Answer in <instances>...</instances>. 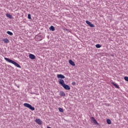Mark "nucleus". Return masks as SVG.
Returning a JSON list of instances; mask_svg holds the SVG:
<instances>
[{"label":"nucleus","instance_id":"nucleus-1","mask_svg":"<svg viewBox=\"0 0 128 128\" xmlns=\"http://www.w3.org/2000/svg\"><path fill=\"white\" fill-rule=\"evenodd\" d=\"M58 82H59L60 84H61V86H63L64 88V90H70V87L68 85L64 83V80L60 79Z\"/></svg>","mask_w":128,"mask_h":128},{"label":"nucleus","instance_id":"nucleus-2","mask_svg":"<svg viewBox=\"0 0 128 128\" xmlns=\"http://www.w3.org/2000/svg\"><path fill=\"white\" fill-rule=\"evenodd\" d=\"M4 58L5 60H6V62H10V64H14V66H16L17 68H22V66H20V65L16 62L8 58H6V57H4Z\"/></svg>","mask_w":128,"mask_h":128},{"label":"nucleus","instance_id":"nucleus-3","mask_svg":"<svg viewBox=\"0 0 128 128\" xmlns=\"http://www.w3.org/2000/svg\"><path fill=\"white\" fill-rule=\"evenodd\" d=\"M24 106H26V108H28L31 110H34L35 108L34 107H32L30 104H28V103H24Z\"/></svg>","mask_w":128,"mask_h":128},{"label":"nucleus","instance_id":"nucleus-4","mask_svg":"<svg viewBox=\"0 0 128 128\" xmlns=\"http://www.w3.org/2000/svg\"><path fill=\"white\" fill-rule=\"evenodd\" d=\"M36 38L38 42H40V40H42L44 38L40 34H38L36 36Z\"/></svg>","mask_w":128,"mask_h":128},{"label":"nucleus","instance_id":"nucleus-5","mask_svg":"<svg viewBox=\"0 0 128 128\" xmlns=\"http://www.w3.org/2000/svg\"><path fill=\"white\" fill-rule=\"evenodd\" d=\"M91 120H92V122H94V124H98V122L96 121V118H94L91 117Z\"/></svg>","mask_w":128,"mask_h":128},{"label":"nucleus","instance_id":"nucleus-6","mask_svg":"<svg viewBox=\"0 0 128 128\" xmlns=\"http://www.w3.org/2000/svg\"><path fill=\"white\" fill-rule=\"evenodd\" d=\"M57 78H61V80H62V78H65L66 76L62 74H59L57 75Z\"/></svg>","mask_w":128,"mask_h":128},{"label":"nucleus","instance_id":"nucleus-7","mask_svg":"<svg viewBox=\"0 0 128 128\" xmlns=\"http://www.w3.org/2000/svg\"><path fill=\"white\" fill-rule=\"evenodd\" d=\"M29 58L30 60H35L36 59V56L33 54H30Z\"/></svg>","mask_w":128,"mask_h":128},{"label":"nucleus","instance_id":"nucleus-8","mask_svg":"<svg viewBox=\"0 0 128 128\" xmlns=\"http://www.w3.org/2000/svg\"><path fill=\"white\" fill-rule=\"evenodd\" d=\"M36 122L38 124H42V120L40 119H36Z\"/></svg>","mask_w":128,"mask_h":128},{"label":"nucleus","instance_id":"nucleus-9","mask_svg":"<svg viewBox=\"0 0 128 128\" xmlns=\"http://www.w3.org/2000/svg\"><path fill=\"white\" fill-rule=\"evenodd\" d=\"M69 64H71V66H76V64H74V61H72V60H69Z\"/></svg>","mask_w":128,"mask_h":128},{"label":"nucleus","instance_id":"nucleus-10","mask_svg":"<svg viewBox=\"0 0 128 128\" xmlns=\"http://www.w3.org/2000/svg\"><path fill=\"white\" fill-rule=\"evenodd\" d=\"M60 96H66V93L64 91H60Z\"/></svg>","mask_w":128,"mask_h":128},{"label":"nucleus","instance_id":"nucleus-11","mask_svg":"<svg viewBox=\"0 0 128 128\" xmlns=\"http://www.w3.org/2000/svg\"><path fill=\"white\" fill-rule=\"evenodd\" d=\"M3 42H4V44H8L10 42V40L7 38H5L3 39Z\"/></svg>","mask_w":128,"mask_h":128},{"label":"nucleus","instance_id":"nucleus-12","mask_svg":"<svg viewBox=\"0 0 128 128\" xmlns=\"http://www.w3.org/2000/svg\"><path fill=\"white\" fill-rule=\"evenodd\" d=\"M49 30H52V32H54V30H56V28H54V27L52 26H50V28H49Z\"/></svg>","mask_w":128,"mask_h":128},{"label":"nucleus","instance_id":"nucleus-13","mask_svg":"<svg viewBox=\"0 0 128 128\" xmlns=\"http://www.w3.org/2000/svg\"><path fill=\"white\" fill-rule=\"evenodd\" d=\"M112 84H114V86H115V88H120V86H118V85L116 84V83H114V82H112Z\"/></svg>","mask_w":128,"mask_h":128},{"label":"nucleus","instance_id":"nucleus-14","mask_svg":"<svg viewBox=\"0 0 128 128\" xmlns=\"http://www.w3.org/2000/svg\"><path fill=\"white\" fill-rule=\"evenodd\" d=\"M6 16H7V18H12V16L10 15V14H6Z\"/></svg>","mask_w":128,"mask_h":128},{"label":"nucleus","instance_id":"nucleus-15","mask_svg":"<svg viewBox=\"0 0 128 128\" xmlns=\"http://www.w3.org/2000/svg\"><path fill=\"white\" fill-rule=\"evenodd\" d=\"M6 34H9V36H14V33L10 31H8L6 32Z\"/></svg>","mask_w":128,"mask_h":128},{"label":"nucleus","instance_id":"nucleus-16","mask_svg":"<svg viewBox=\"0 0 128 128\" xmlns=\"http://www.w3.org/2000/svg\"><path fill=\"white\" fill-rule=\"evenodd\" d=\"M106 122L108 124H112V121L110 119H107Z\"/></svg>","mask_w":128,"mask_h":128},{"label":"nucleus","instance_id":"nucleus-17","mask_svg":"<svg viewBox=\"0 0 128 128\" xmlns=\"http://www.w3.org/2000/svg\"><path fill=\"white\" fill-rule=\"evenodd\" d=\"M96 47L97 48H102V45L100 44H96Z\"/></svg>","mask_w":128,"mask_h":128},{"label":"nucleus","instance_id":"nucleus-18","mask_svg":"<svg viewBox=\"0 0 128 128\" xmlns=\"http://www.w3.org/2000/svg\"><path fill=\"white\" fill-rule=\"evenodd\" d=\"M59 112H64V108H58Z\"/></svg>","mask_w":128,"mask_h":128},{"label":"nucleus","instance_id":"nucleus-19","mask_svg":"<svg viewBox=\"0 0 128 128\" xmlns=\"http://www.w3.org/2000/svg\"><path fill=\"white\" fill-rule=\"evenodd\" d=\"M86 24H88V26H90V24H92V22H90L88 21V20H86Z\"/></svg>","mask_w":128,"mask_h":128},{"label":"nucleus","instance_id":"nucleus-20","mask_svg":"<svg viewBox=\"0 0 128 128\" xmlns=\"http://www.w3.org/2000/svg\"><path fill=\"white\" fill-rule=\"evenodd\" d=\"M90 26V28H94V24H90V25H89Z\"/></svg>","mask_w":128,"mask_h":128},{"label":"nucleus","instance_id":"nucleus-21","mask_svg":"<svg viewBox=\"0 0 128 128\" xmlns=\"http://www.w3.org/2000/svg\"><path fill=\"white\" fill-rule=\"evenodd\" d=\"M28 20H32V16H30V14H28Z\"/></svg>","mask_w":128,"mask_h":128},{"label":"nucleus","instance_id":"nucleus-22","mask_svg":"<svg viewBox=\"0 0 128 128\" xmlns=\"http://www.w3.org/2000/svg\"><path fill=\"white\" fill-rule=\"evenodd\" d=\"M124 80L126 81V82H128V76H125L124 78Z\"/></svg>","mask_w":128,"mask_h":128},{"label":"nucleus","instance_id":"nucleus-23","mask_svg":"<svg viewBox=\"0 0 128 128\" xmlns=\"http://www.w3.org/2000/svg\"><path fill=\"white\" fill-rule=\"evenodd\" d=\"M72 86H76V82H72Z\"/></svg>","mask_w":128,"mask_h":128}]
</instances>
